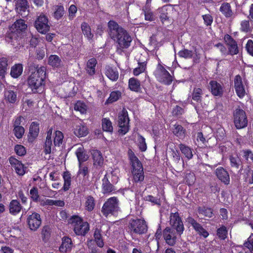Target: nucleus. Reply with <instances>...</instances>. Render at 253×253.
I'll return each mask as SVG.
<instances>
[{
	"mask_svg": "<svg viewBox=\"0 0 253 253\" xmlns=\"http://www.w3.org/2000/svg\"><path fill=\"white\" fill-rule=\"evenodd\" d=\"M108 33L111 39L116 41L118 44L117 51L121 53L122 49L128 48L132 41L127 32L114 21L108 23Z\"/></svg>",
	"mask_w": 253,
	"mask_h": 253,
	"instance_id": "f257e3e1",
	"label": "nucleus"
},
{
	"mask_svg": "<svg viewBox=\"0 0 253 253\" xmlns=\"http://www.w3.org/2000/svg\"><path fill=\"white\" fill-rule=\"evenodd\" d=\"M45 76V68L37 67L30 76L28 83L29 87L34 93H39L43 88V80Z\"/></svg>",
	"mask_w": 253,
	"mask_h": 253,
	"instance_id": "f03ea898",
	"label": "nucleus"
},
{
	"mask_svg": "<svg viewBox=\"0 0 253 253\" xmlns=\"http://www.w3.org/2000/svg\"><path fill=\"white\" fill-rule=\"evenodd\" d=\"M27 28V25L24 20H17L10 27L7 34V38L11 40V42H14L21 36L22 32L25 31Z\"/></svg>",
	"mask_w": 253,
	"mask_h": 253,
	"instance_id": "7ed1b4c3",
	"label": "nucleus"
},
{
	"mask_svg": "<svg viewBox=\"0 0 253 253\" xmlns=\"http://www.w3.org/2000/svg\"><path fill=\"white\" fill-rule=\"evenodd\" d=\"M71 223L74 227V231L78 235H84L89 230V224L78 216H73L71 218Z\"/></svg>",
	"mask_w": 253,
	"mask_h": 253,
	"instance_id": "20e7f679",
	"label": "nucleus"
},
{
	"mask_svg": "<svg viewBox=\"0 0 253 253\" xmlns=\"http://www.w3.org/2000/svg\"><path fill=\"white\" fill-rule=\"evenodd\" d=\"M118 199L113 197L108 199V200L104 204L101 211L104 215L107 216L109 214H113L117 211L119 209Z\"/></svg>",
	"mask_w": 253,
	"mask_h": 253,
	"instance_id": "39448f33",
	"label": "nucleus"
},
{
	"mask_svg": "<svg viewBox=\"0 0 253 253\" xmlns=\"http://www.w3.org/2000/svg\"><path fill=\"white\" fill-rule=\"evenodd\" d=\"M129 118L127 111L123 109L118 116L119 132L122 135L125 134L129 130Z\"/></svg>",
	"mask_w": 253,
	"mask_h": 253,
	"instance_id": "423d86ee",
	"label": "nucleus"
},
{
	"mask_svg": "<svg viewBox=\"0 0 253 253\" xmlns=\"http://www.w3.org/2000/svg\"><path fill=\"white\" fill-rule=\"evenodd\" d=\"M234 122L237 129L246 127L248 120L245 112L241 109H236L234 113Z\"/></svg>",
	"mask_w": 253,
	"mask_h": 253,
	"instance_id": "0eeeda50",
	"label": "nucleus"
},
{
	"mask_svg": "<svg viewBox=\"0 0 253 253\" xmlns=\"http://www.w3.org/2000/svg\"><path fill=\"white\" fill-rule=\"evenodd\" d=\"M155 75L157 79L166 84H169L172 81V78L169 73L160 64L158 65Z\"/></svg>",
	"mask_w": 253,
	"mask_h": 253,
	"instance_id": "6e6552de",
	"label": "nucleus"
},
{
	"mask_svg": "<svg viewBox=\"0 0 253 253\" xmlns=\"http://www.w3.org/2000/svg\"><path fill=\"white\" fill-rule=\"evenodd\" d=\"M26 222L28 227L32 231H36L42 224L41 215L37 212L28 214Z\"/></svg>",
	"mask_w": 253,
	"mask_h": 253,
	"instance_id": "1a4fd4ad",
	"label": "nucleus"
},
{
	"mask_svg": "<svg viewBox=\"0 0 253 253\" xmlns=\"http://www.w3.org/2000/svg\"><path fill=\"white\" fill-rule=\"evenodd\" d=\"M128 228L131 232L136 234H143L147 231L145 222L141 219L131 220L129 223Z\"/></svg>",
	"mask_w": 253,
	"mask_h": 253,
	"instance_id": "9d476101",
	"label": "nucleus"
},
{
	"mask_svg": "<svg viewBox=\"0 0 253 253\" xmlns=\"http://www.w3.org/2000/svg\"><path fill=\"white\" fill-rule=\"evenodd\" d=\"M169 223L173 229H175L176 233L181 235L184 229L183 222L177 212L171 213L169 216Z\"/></svg>",
	"mask_w": 253,
	"mask_h": 253,
	"instance_id": "9b49d317",
	"label": "nucleus"
},
{
	"mask_svg": "<svg viewBox=\"0 0 253 253\" xmlns=\"http://www.w3.org/2000/svg\"><path fill=\"white\" fill-rule=\"evenodd\" d=\"M35 25L37 30L42 34H45L49 30L48 19L44 15L41 14L38 17Z\"/></svg>",
	"mask_w": 253,
	"mask_h": 253,
	"instance_id": "f8f14e48",
	"label": "nucleus"
},
{
	"mask_svg": "<svg viewBox=\"0 0 253 253\" xmlns=\"http://www.w3.org/2000/svg\"><path fill=\"white\" fill-rule=\"evenodd\" d=\"M234 86L238 96L240 98L244 97L246 94V92L243 83L242 78L239 75L235 77Z\"/></svg>",
	"mask_w": 253,
	"mask_h": 253,
	"instance_id": "ddd939ff",
	"label": "nucleus"
},
{
	"mask_svg": "<svg viewBox=\"0 0 253 253\" xmlns=\"http://www.w3.org/2000/svg\"><path fill=\"white\" fill-rule=\"evenodd\" d=\"M163 237L167 244L172 246L176 243V236L174 230L169 227H166L163 231Z\"/></svg>",
	"mask_w": 253,
	"mask_h": 253,
	"instance_id": "4468645a",
	"label": "nucleus"
},
{
	"mask_svg": "<svg viewBox=\"0 0 253 253\" xmlns=\"http://www.w3.org/2000/svg\"><path fill=\"white\" fill-rule=\"evenodd\" d=\"M187 222L190 224L194 230L200 235L206 238L209 236V233L196 220L191 217L187 218Z\"/></svg>",
	"mask_w": 253,
	"mask_h": 253,
	"instance_id": "2eb2a0df",
	"label": "nucleus"
},
{
	"mask_svg": "<svg viewBox=\"0 0 253 253\" xmlns=\"http://www.w3.org/2000/svg\"><path fill=\"white\" fill-rule=\"evenodd\" d=\"M9 162L18 175H23L25 174V168L19 161L15 158L10 157L9 158Z\"/></svg>",
	"mask_w": 253,
	"mask_h": 253,
	"instance_id": "dca6fc26",
	"label": "nucleus"
},
{
	"mask_svg": "<svg viewBox=\"0 0 253 253\" xmlns=\"http://www.w3.org/2000/svg\"><path fill=\"white\" fill-rule=\"evenodd\" d=\"M215 174L218 178L226 185L230 182V177L228 172L223 168L220 167L216 169Z\"/></svg>",
	"mask_w": 253,
	"mask_h": 253,
	"instance_id": "f3484780",
	"label": "nucleus"
},
{
	"mask_svg": "<svg viewBox=\"0 0 253 253\" xmlns=\"http://www.w3.org/2000/svg\"><path fill=\"white\" fill-rule=\"evenodd\" d=\"M28 1L27 0H17L16 4V9L18 13L22 16H26L28 13Z\"/></svg>",
	"mask_w": 253,
	"mask_h": 253,
	"instance_id": "a211bd4d",
	"label": "nucleus"
},
{
	"mask_svg": "<svg viewBox=\"0 0 253 253\" xmlns=\"http://www.w3.org/2000/svg\"><path fill=\"white\" fill-rule=\"evenodd\" d=\"M211 90L212 94L214 96H221L223 94V88L221 85L216 81H211L210 82Z\"/></svg>",
	"mask_w": 253,
	"mask_h": 253,
	"instance_id": "6ab92c4d",
	"label": "nucleus"
},
{
	"mask_svg": "<svg viewBox=\"0 0 253 253\" xmlns=\"http://www.w3.org/2000/svg\"><path fill=\"white\" fill-rule=\"evenodd\" d=\"M220 11L227 18H232L234 16V12L232 10L230 4L228 2H223L221 4Z\"/></svg>",
	"mask_w": 253,
	"mask_h": 253,
	"instance_id": "aec40b11",
	"label": "nucleus"
},
{
	"mask_svg": "<svg viewBox=\"0 0 253 253\" xmlns=\"http://www.w3.org/2000/svg\"><path fill=\"white\" fill-rule=\"evenodd\" d=\"M130 160L132 165V170L136 172H141L143 170L142 166L138 158L133 153L129 155Z\"/></svg>",
	"mask_w": 253,
	"mask_h": 253,
	"instance_id": "412c9836",
	"label": "nucleus"
},
{
	"mask_svg": "<svg viewBox=\"0 0 253 253\" xmlns=\"http://www.w3.org/2000/svg\"><path fill=\"white\" fill-rule=\"evenodd\" d=\"M52 128L47 132V135L45 142L44 151L46 154H50L53 150L51 139Z\"/></svg>",
	"mask_w": 253,
	"mask_h": 253,
	"instance_id": "4be33fe9",
	"label": "nucleus"
},
{
	"mask_svg": "<svg viewBox=\"0 0 253 253\" xmlns=\"http://www.w3.org/2000/svg\"><path fill=\"white\" fill-rule=\"evenodd\" d=\"M48 64L54 68L62 66L63 63L61 58L56 55H51L48 58Z\"/></svg>",
	"mask_w": 253,
	"mask_h": 253,
	"instance_id": "5701e85b",
	"label": "nucleus"
},
{
	"mask_svg": "<svg viewBox=\"0 0 253 253\" xmlns=\"http://www.w3.org/2000/svg\"><path fill=\"white\" fill-rule=\"evenodd\" d=\"M22 209V207L19 202L16 200L11 201L9 206V212L13 215L19 213Z\"/></svg>",
	"mask_w": 253,
	"mask_h": 253,
	"instance_id": "b1692460",
	"label": "nucleus"
},
{
	"mask_svg": "<svg viewBox=\"0 0 253 253\" xmlns=\"http://www.w3.org/2000/svg\"><path fill=\"white\" fill-rule=\"evenodd\" d=\"M72 245L71 239L68 237H64L62 239V243L59 248L60 251L62 253H66L71 250Z\"/></svg>",
	"mask_w": 253,
	"mask_h": 253,
	"instance_id": "393cba45",
	"label": "nucleus"
},
{
	"mask_svg": "<svg viewBox=\"0 0 253 253\" xmlns=\"http://www.w3.org/2000/svg\"><path fill=\"white\" fill-rule=\"evenodd\" d=\"M74 134L78 137H83L87 135L88 130L87 128L82 125L76 126L74 128Z\"/></svg>",
	"mask_w": 253,
	"mask_h": 253,
	"instance_id": "a878e982",
	"label": "nucleus"
},
{
	"mask_svg": "<svg viewBox=\"0 0 253 253\" xmlns=\"http://www.w3.org/2000/svg\"><path fill=\"white\" fill-rule=\"evenodd\" d=\"M185 129L179 125H175L173 129V133L180 139H183L185 136Z\"/></svg>",
	"mask_w": 253,
	"mask_h": 253,
	"instance_id": "bb28decb",
	"label": "nucleus"
},
{
	"mask_svg": "<svg viewBox=\"0 0 253 253\" xmlns=\"http://www.w3.org/2000/svg\"><path fill=\"white\" fill-rule=\"evenodd\" d=\"M29 139L32 141L39 134V128L38 125L34 122L32 123L30 127Z\"/></svg>",
	"mask_w": 253,
	"mask_h": 253,
	"instance_id": "cd10ccee",
	"label": "nucleus"
},
{
	"mask_svg": "<svg viewBox=\"0 0 253 253\" xmlns=\"http://www.w3.org/2000/svg\"><path fill=\"white\" fill-rule=\"evenodd\" d=\"M23 71L22 65L20 64H16L11 68L10 74L13 78H18Z\"/></svg>",
	"mask_w": 253,
	"mask_h": 253,
	"instance_id": "c85d7f7f",
	"label": "nucleus"
},
{
	"mask_svg": "<svg viewBox=\"0 0 253 253\" xmlns=\"http://www.w3.org/2000/svg\"><path fill=\"white\" fill-rule=\"evenodd\" d=\"M128 85L130 89L133 91H138L140 88V82L134 78L129 80Z\"/></svg>",
	"mask_w": 253,
	"mask_h": 253,
	"instance_id": "c756f323",
	"label": "nucleus"
},
{
	"mask_svg": "<svg viewBox=\"0 0 253 253\" xmlns=\"http://www.w3.org/2000/svg\"><path fill=\"white\" fill-rule=\"evenodd\" d=\"M63 178L64 181L63 190L66 191L69 190L71 185V174L68 171H65L63 174Z\"/></svg>",
	"mask_w": 253,
	"mask_h": 253,
	"instance_id": "7c9ffc66",
	"label": "nucleus"
},
{
	"mask_svg": "<svg viewBox=\"0 0 253 253\" xmlns=\"http://www.w3.org/2000/svg\"><path fill=\"white\" fill-rule=\"evenodd\" d=\"M77 157L80 163L86 161L88 157L84 152V148L83 147H80L78 148L76 152Z\"/></svg>",
	"mask_w": 253,
	"mask_h": 253,
	"instance_id": "2f4dec72",
	"label": "nucleus"
},
{
	"mask_svg": "<svg viewBox=\"0 0 253 253\" xmlns=\"http://www.w3.org/2000/svg\"><path fill=\"white\" fill-rule=\"evenodd\" d=\"M106 76L112 81H116L119 77V74L112 68L108 67L105 72Z\"/></svg>",
	"mask_w": 253,
	"mask_h": 253,
	"instance_id": "473e14b6",
	"label": "nucleus"
},
{
	"mask_svg": "<svg viewBox=\"0 0 253 253\" xmlns=\"http://www.w3.org/2000/svg\"><path fill=\"white\" fill-rule=\"evenodd\" d=\"M179 149L182 153L188 159H191L193 157L191 149L188 146L183 144L179 145Z\"/></svg>",
	"mask_w": 253,
	"mask_h": 253,
	"instance_id": "72a5a7b5",
	"label": "nucleus"
},
{
	"mask_svg": "<svg viewBox=\"0 0 253 253\" xmlns=\"http://www.w3.org/2000/svg\"><path fill=\"white\" fill-rule=\"evenodd\" d=\"M7 70V61L5 58L0 59V77L3 78Z\"/></svg>",
	"mask_w": 253,
	"mask_h": 253,
	"instance_id": "f704fd0d",
	"label": "nucleus"
},
{
	"mask_svg": "<svg viewBox=\"0 0 253 253\" xmlns=\"http://www.w3.org/2000/svg\"><path fill=\"white\" fill-rule=\"evenodd\" d=\"M230 164L231 167L234 170H238L241 165V161L238 156L234 157L233 156L230 157Z\"/></svg>",
	"mask_w": 253,
	"mask_h": 253,
	"instance_id": "c9c22d12",
	"label": "nucleus"
},
{
	"mask_svg": "<svg viewBox=\"0 0 253 253\" xmlns=\"http://www.w3.org/2000/svg\"><path fill=\"white\" fill-rule=\"evenodd\" d=\"M64 136L62 132L59 130L55 131L54 136V144L55 147L59 146L62 143Z\"/></svg>",
	"mask_w": 253,
	"mask_h": 253,
	"instance_id": "e433bc0d",
	"label": "nucleus"
},
{
	"mask_svg": "<svg viewBox=\"0 0 253 253\" xmlns=\"http://www.w3.org/2000/svg\"><path fill=\"white\" fill-rule=\"evenodd\" d=\"M5 99L10 103H14L17 99V95L13 91L8 90L4 93Z\"/></svg>",
	"mask_w": 253,
	"mask_h": 253,
	"instance_id": "4c0bfd02",
	"label": "nucleus"
},
{
	"mask_svg": "<svg viewBox=\"0 0 253 253\" xmlns=\"http://www.w3.org/2000/svg\"><path fill=\"white\" fill-rule=\"evenodd\" d=\"M202 94L203 91L201 88H195L192 93V100L197 102H201Z\"/></svg>",
	"mask_w": 253,
	"mask_h": 253,
	"instance_id": "58836bf2",
	"label": "nucleus"
},
{
	"mask_svg": "<svg viewBox=\"0 0 253 253\" xmlns=\"http://www.w3.org/2000/svg\"><path fill=\"white\" fill-rule=\"evenodd\" d=\"M54 16L57 19L61 18L65 13L64 8L63 6L56 5L54 7Z\"/></svg>",
	"mask_w": 253,
	"mask_h": 253,
	"instance_id": "ea45409f",
	"label": "nucleus"
},
{
	"mask_svg": "<svg viewBox=\"0 0 253 253\" xmlns=\"http://www.w3.org/2000/svg\"><path fill=\"white\" fill-rule=\"evenodd\" d=\"M102 129L106 131L112 132L113 131V126L111 121L106 119L104 118L102 120Z\"/></svg>",
	"mask_w": 253,
	"mask_h": 253,
	"instance_id": "a19ab883",
	"label": "nucleus"
},
{
	"mask_svg": "<svg viewBox=\"0 0 253 253\" xmlns=\"http://www.w3.org/2000/svg\"><path fill=\"white\" fill-rule=\"evenodd\" d=\"M103 189L104 193H110L114 190V186L109 182L107 179L104 178L103 180Z\"/></svg>",
	"mask_w": 253,
	"mask_h": 253,
	"instance_id": "79ce46f5",
	"label": "nucleus"
},
{
	"mask_svg": "<svg viewBox=\"0 0 253 253\" xmlns=\"http://www.w3.org/2000/svg\"><path fill=\"white\" fill-rule=\"evenodd\" d=\"M198 212L207 217H211L213 214L211 209L206 207L199 208Z\"/></svg>",
	"mask_w": 253,
	"mask_h": 253,
	"instance_id": "37998d69",
	"label": "nucleus"
},
{
	"mask_svg": "<svg viewBox=\"0 0 253 253\" xmlns=\"http://www.w3.org/2000/svg\"><path fill=\"white\" fill-rule=\"evenodd\" d=\"M82 29L84 35L87 37L88 39H92L93 35L91 33L90 27L86 23H84L82 25Z\"/></svg>",
	"mask_w": 253,
	"mask_h": 253,
	"instance_id": "c03bdc74",
	"label": "nucleus"
},
{
	"mask_svg": "<svg viewBox=\"0 0 253 253\" xmlns=\"http://www.w3.org/2000/svg\"><path fill=\"white\" fill-rule=\"evenodd\" d=\"M43 205L52 206L55 205L58 207H63L65 205L64 202L62 200H53L46 199L44 201Z\"/></svg>",
	"mask_w": 253,
	"mask_h": 253,
	"instance_id": "a18cd8bd",
	"label": "nucleus"
},
{
	"mask_svg": "<svg viewBox=\"0 0 253 253\" xmlns=\"http://www.w3.org/2000/svg\"><path fill=\"white\" fill-rule=\"evenodd\" d=\"M94 199L92 196H88L85 203V207L86 210L91 211L94 207Z\"/></svg>",
	"mask_w": 253,
	"mask_h": 253,
	"instance_id": "49530a36",
	"label": "nucleus"
},
{
	"mask_svg": "<svg viewBox=\"0 0 253 253\" xmlns=\"http://www.w3.org/2000/svg\"><path fill=\"white\" fill-rule=\"evenodd\" d=\"M86 71L90 75L95 73V59L91 58L87 63Z\"/></svg>",
	"mask_w": 253,
	"mask_h": 253,
	"instance_id": "de8ad7c7",
	"label": "nucleus"
},
{
	"mask_svg": "<svg viewBox=\"0 0 253 253\" xmlns=\"http://www.w3.org/2000/svg\"><path fill=\"white\" fill-rule=\"evenodd\" d=\"M121 92L119 91H112L110 95V97L107 100L108 103H113L117 101L121 96Z\"/></svg>",
	"mask_w": 253,
	"mask_h": 253,
	"instance_id": "09e8293b",
	"label": "nucleus"
},
{
	"mask_svg": "<svg viewBox=\"0 0 253 253\" xmlns=\"http://www.w3.org/2000/svg\"><path fill=\"white\" fill-rule=\"evenodd\" d=\"M137 145L141 151H145L146 150L147 146L145 138L141 135L138 134L137 139Z\"/></svg>",
	"mask_w": 253,
	"mask_h": 253,
	"instance_id": "8fccbe9b",
	"label": "nucleus"
},
{
	"mask_svg": "<svg viewBox=\"0 0 253 253\" xmlns=\"http://www.w3.org/2000/svg\"><path fill=\"white\" fill-rule=\"evenodd\" d=\"M227 230L226 227L222 226L217 230V235L221 240H224L227 237Z\"/></svg>",
	"mask_w": 253,
	"mask_h": 253,
	"instance_id": "3c124183",
	"label": "nucleus"
},
{
	"mask_svg": "<svg viewBox=\"0 0 253 253\" xmlns=\"http://www.w3.org/2000/svg\"><path fill=\"white\" fill-rule=\"evenodd\" d=\"M74 109L75 110L79 111L82 114L85 113L86 111V105L81 101H78L75 104Z\"/></svg>",
	"mask_w": 253,
	"mask_h": 253,
	"instance_id": "603ef678",
	"label": "nucleus"
},
{
	"mask_svg": "<svg viewBox=\"0 0 253 253\" xmlns=\"http://www.w3.org/2000/svg\"><path fill=\"white\" fill-rule=\"evenodd\" d=\"M14 134L17 138H20L24 133V128L22 126H16L13 129Z\"/></svg>",
	"mask_w": 253,
	"mask_h": 253,
	"instance_id": "864d4df0",
	"label": "nucleus"
},
{
	"mask_svg": "<svg viewBox=\"0 0 253 253\" xmlns=\"http://www.w3.org/2000/svg\"><path fill=\"white\" fill-rule=\"evenodd\" d=\"M132 173L135 182L142 181L144 180V176L143 170L141 172H136L135 170H132Z\"/></svg>",
	"mask_w": 253,
	"mask_h": 253,
	"instance_id": "5fc2aeb1",
	"label": "nucleus"
},
{
	"mask_svg": "<svg viewBox=\"0 0 253 253\" xmlns=\"http://www.w3.org/2000/svg\"><path fill=\"white\" fill-rule=\"evenodd\" d=\"M146 63L145 62L138 63V67L133 70V74L135 76L139 75L140 73L144 72L146 69Z\"/></svg>",
	"mask_w": 253,
	"mask_h": 253,
	"instance_id": "6e6d98bb",
	"label": "nucleus"
},
{
	"mask_svg": "<svg viewBox=\"0 0 253 253\" xmlns=\"http://www.w3.org/2000/svg\"><path fill=\"white\" fill-rule=\"evenodd\" d=\"M185 179L186 182L189 185H191L194 184L195 181V176L193 172H189L186 174Z\"/></svg>",
	"mask_w": 253,
	"mask_h": 253,
	"instance_id": "4d7b16f0",
	"label": "nucleus"
},
{
	"mask_svg": "<svg viewBox=\"0 0 253 253\" xmlns=\"http://www.w3.org/2000/svg\"><path fill=\"white\" fill-rule=\"evenodd\" d=\"M241 29L245 32H248L252 29V27L250 25L249 20H244L241 23Z\"/></svg>",
	"mask_w": 253,
	"mask_h": 253,
	"instance_id": "13d9d810",
	"label": "nucleus"
},
{
	"mask_svg": "<svg viewBox=\"0 0 253 253\" xmlns=\"http://www.w3.org/2000/svg\"><path fill=\"white\" fill-rule=\"evenodd\" d=\"M178 55L181 57L185 58H191L193 56V52L191 50L184 49L179 52Z\"/></svg>",
	"mask_w": 253,
	"mask_h": 253,
	"instance_id": "bf43d9fd",
	"label": "nucleus"
},
{
	"mask_svg": "<svg viewBox=\"0 0 253 253\" xmlns=\"http://www.w3.org/2000/svg\"><path fill=\"white\" fill-rule=\"evenodd\" d=\"M96 162L98 166L101 167L104 164V159L100 151L96 150Z\"/></svg>",
	"mask_w": 253,
	"mask_h": 253,
	"instance_id": "052dcab7",
	"label": "nucleus"
},
{
	"mask_svg": "<svg viewBox=\"0 0 253 253\" xmlns=\"http://www.w3.org/2000/svg\"><path fill=\"white\" fill-rule=\"evenodd\" d=\"M77 11V8L75 5L72 4L70 6L68 9V17L70 20H72L75 17Z\"/></svg>",
	"mask_w": 253,
	"mask_h": 253,
	"instance_id": "680f3d73",
	"label": "nucleus"
},
{
	"mask_svg": "<svg viewBox=\"0 0 253 253\" xmlns=\"http://www.w3.org/2000/svg\"><path fill=\"white\" fill-rule=\"evenodd\" d=\"M14 149L16 154L19 156H23L26 153L25 149L22 145H17L15 146Z\"/></svg>",
	"mask_w": 253,
	"mask_h": 253,
	"instance_id": "e2e57ef3",
	"label": "nucleus"
},
{
	"mask_svg": "<svg viewBox=\"0 0 253 253\" xmlns=\"http://www.w3.org/2000/svg\"><path fill=\"white\" fill-rule=\"evenodd\" d=\"M203 18L204 20L205 24L207 26L211 25L212 23L213 18L210 14H205L203 15Z\"/></svg>",
	"mask_w": 253,
	"mask_h": 253,
	"instance_id": "0e129e2a",
	"label": "nucleus"
},
{
	"mask_svg": "<svg viewBox=\"0 0 253 253\" xmlns=\"http://www.w3.org/2000/svg\"><path fill=\"white\" fill-rule=\"evenodd\" d=\"M244 157L246 160L249 161L251 160L253 162V153L250 150H247L243 151Z\"/></svg>",
	"mask_w": 253,
	"mask_h": 253,
	"instance_id": "69168bd1",
	"label": "nucleus"
},
{
	"mask_svg": "<svg viewBox=\"0 0 253 253\" xmlns=\"http://www.w3.org/2000/svg\"><path fill=\"white\" fill-rule=\"evenodd\" d=\"M246 48L248 53L253 56V42L252 40L248 41L246 44Z\"/></svg>",
	"mask_w": 253,
	"mask_h": 253,
	"instance_id": "338daca9",
	"label": "nucleus"
},
{
	"mask_svg": "<svg viewBox=\"0 0 253 253\" xmlns=\"http://www.w3.org/2000/svg\"><path fill=\"white\" fill-rule=\"evenodd\" d=\"M245 247L248 249L253 246V234H252L248 239V241L244 243Z\"/></svg>",
	"mask_w": 253,
	"mask_h": 253,
	"instance_id": "774afa93",
	"label": "nucleus"
}]
</instances>
